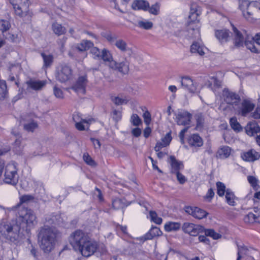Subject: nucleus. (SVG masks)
<instances>
[{"label":"nucleus","instance_id":"nucleus-34","mask_svg":"<svg viewBox=\"0 0 260 260\" xmlns=\"http://www.w3.org/2000/svg\"><path fill=\"white\" fill-rule=\"evenodd\" d=\"M180 223L178 222H170L165 225V230L167 232L176 231L180 229Z\"/></svg>","mask_w":260,"mask_h":260},{"label":"nucleus","instance_id":"nucleus-41","mask_svg":"<svg viewBox=\"0 0 260 260\" xmlns=\"http://www.w3.org/2000/svg\"><path fill=\"white\" fill-rule=\"evenodd\" d=\"M230 125L231 127L236 132H239L242 131V127L238 122L236 117H232L230 119Z\"/></svg>","mask_w":260,"mask_h":260},{"label":"nucleus","instance_id":"nucleus-32","mask_svg":"<svg viewBox=\"0 0 260 260\" xmlns=\"http://www.w3.org/2000/svg\"><path fill=\"white\" fill-rule=\"evenodd\" d=\"M194 117L196 120V129L197 131H201L204 125V116L202 113H198L195 115Z\"/></svg>","mask_w":260,"mask_h":260},{"label":"nucleus","instance_id":"nucleus-51","mask_svg":"<svg viewBox=\"0 0 260 260\" xmlns=\"http://www.w3.org/2000/svg\"><path fill=\"white\" fill-rule=\"evenodd\" d=\"M10 27V23L5 20H0V30H2V32L6 31Z\"/></svg>","mask_w":260,"mask_h":260},{"label":"nucleus","instance_id":"nucleus-64","mask_svg":"<svg viewBox=\"0 0 260 260\" xmlns=\"http://www.w3.org/2000/svg\"><path fill=\"white\" fill-rule=\"evenodd\" d=\"M174 174H176L177 180L179 182L180 184H184L186 182V178L184 175L180 173L179 172H178Z\"/></svg>","mask_w":260,"mask_h":260},{"label":"nucleus","instance_id":"nucleus-17","mask_svg":"<svg viewBox=\"0 0 260 260\" xmlns=\"http://www.w3.org/2000/svg\"><path fill=\"white\" fill-rule=\"evenodd\" d=\"M233 31L235 45L238 47L242 46L246 39L243 34L234 25H233Z\"/></svg>","mask_w":260,"mask_h":260},{"label":"nucleus","instance_id":"nucleus-16","mask_svg":"<svg viewBox=\"0 0 260 260\" xmlns=\"http://www.w3.org/2000/svg\"><path fill=\"white\" fill-rule=\"evenodd\" d=\"M191 116V114L187 111H180L176 115V122L178 125H188L190 124Z\"/></svg>","mask_w":260,"mask_h":260},{"label":"nucleus","instance_id":"nucleus-38","mask_svg":"<svg viewBox=\"0 0 260 260\" xmlns=\"http://www.w3.org/2000/svg\"><path fill=\"white\" fill-rule=\"evenodd\" d=\"M52 29L53 32L58 36L64 34L66 31V28L57 23H54L52 24Z\"/></svg>","mask_w":260,"mask_h":260},{"label":"nucleus","instance_id":"nucleus-43","mask_svg":"<svg viewBox=\"0 0 260 260\" xmlns=\"http://www.w3.org/2000/svg\"><path fill=\"white\" fill-rule=\"evenodd\" d=\"M205 233L206 236H209L215 240L220 239L221 237V235L220 234L216 232L212 229L205 230Z\"/></svg>","mask_w":260,"mask_h":260},{"label":"nucleus","instance_id":"nucleus-37","mask_svg":"<svg viewBox=\"0 0 260 260\" xmlns=\"http://www.w3.org/2000/svg\"><path fill=\"white\" fill-rule=\"evenodd\" d=\"M41 55L43 59L44 67L48 68L51 66L53 60V57L51 54H46L44 53H41Z\"/></svg>","mask_w":260,"mask_h":260},{"label":"nucleus","instance_id":"nucleus-30","mask_svg":"<svg viewBox=\"0 0 260 260\" xmlns=\"http://www.w3.org/2000/svg\"><path fill=\"white\" fill-rule=\"evenodd\" d=\"M246 133L249 136H253L259 131V127L255 123L250 122L245 127Z\"/></svg>","mask_w":260,"mask_h":260},{"label":"nucleus","instance_id":"nucleus-6","mask_svg":"<svg viewBox=\"0 0 260 260\" xmlns=\"http://www.w3.org/2000/svg\"><path fill=\"white\" fill-rule=\"evenodd\" d=\"M201 14V12L198 10L197 6L192 4L190 7V12L189 16V21L187 22L186 30L187 36L190 38L198 39L200 37V28L201 24L198 17Z\"/></svg>","mask_w":260,"mask_h":260},{"label":"nucleus","instance_id":"nucleus-4","mask_svg":"<svg viewBox=\"0 0 260 260\" xmlns=\"http://www.w3.org/2000/svg\"><path fill=\"white\" fill-rule=\"evenodd\" d=\"M20 229H25L26 231L33 229L38 223L35 212L31 209L19 207L16 218Z\"/></svg>","mask_w":260,"mask_h":260},{"label":"nucleus","instance_id":"nucleus-29","mask_svg":"<svg viewBox=\"0 0 260 260\" xmlns=\"http://www.w3.org/2000/svg\"><path fill=\"white\" fill-rule=\"evenodd\" d=\"M231 153V148L228 146L221 147L217 151V155L220 158H226L229 157Z\"/></svg>","mask_w":260,"mask_h":260},{"label":"nucleus","instance_id":"nucleus-52","mask_svg":"<svg viewBox=\"0 0 260 260\" xmlns=\"http://www.w3.org/2000/svg\"><path fill=\"white\" fill-rule=\"evenodd\" d=\"M94 121L92 118L82 119V131L88 130L89 125Z\"/></svg>","mask_w":260,"mask_h":260},{"label":"nucleus","instance_id":"nucleus-48","mask_svg":"<svg viewBox=\"0 0 260 260\" xmlns=\"http://www.w3.org/2000/svg\"><path fill=\"white\" fill-rule=\"evenodd\" d=\"M94 47L93 43L87 39H83L82 40V51L87 50H91V49Z\"/></svg>","mask_w":260,"mask_h":260},{"label":"nucleus","instance_id":"nucleus-25","mask_svg":"<svg viewBox=\"0 0 260 260\" xmlns=\"http://www.w3.org/2000/svg\"><path fill=\"white\" fill-rule=\"evenodd\" d=\"M206 48L201 45L199 43L194 42L190 47V51L193 53H197L200 55H203L205 54Z\"/></svg>","mask_w":260,"mask_h":260},{"label":"nucleus","instance_id":"nucleus-44","mask_svg":"<svg viewBox=\"0 0 260 260\" xmlns=\"http://www.w3.org/2000/svg\"><path fill=\"white\" fill-rule=\"evenodd\" d=\"M125 206L123 200L120 199H114L112 202V207L115 209H120Z\"/></svg>","mask_w":260,"mask_h":260},{"label":"nucleus","instance_id":"nucleus-19","mask_svg":"<svg viewBox=\"0 0 260 260\" xmlns=\"http://www.w3.org/2000/svg\"><path fill=\"white\" fill-rule=\"evenodd\" d=\"M169 162L171 166V172L172 173L174 174L179 172L180 170L183 168V164L181 161L177 160L174 156L172 155L170 156Z\"/></svg>","mask_w":260,"mask_h":260},{"label":"nucleus","instance_id":"nucleus-9","mask_svg":"<svg viewBox=\"0 0 260 260\" xmlns=\"http://www.w3.org/2000/svg\"><path fill=\"white\" fill-rule=\"evenodd\" d=\"M72 70L71 67L67 64L61 65L58 68L55 77L60 83H65L72 77Z\"/></svg>","mask_w":260,"mask_h":260},{"label":"nucleus","instance_id":"nucleus-46","mask_svg":"<svg viewBox=\"0 0 260 260\" xmlns=\"http://www.w3.org/2000/svg\"><path fill=\"white\" fill-rule=\"evenodd\" d=\"M71 88L76 93H79L81 90V77H79L76 81L75 83H74Z\"/></svg>","mask_w":260,"mask_h":260},{"label":"nucleus","instance_id":"nucleus-14","mask_svg":"<svg viewBox=\"0 0 260 260\" xmlns=\"http://www.w3.org/2000/svg\"><path fill=\"white\" fill-rule=\"evenodd\" d=\"M184 210L186 213L198 219H202L208 214L206 211L197 207L185 206Z\"/></svg>","mask_w":260,"mask_h":260},{"label":"nucleus","instance_id":"nucleus-22","mask_svg":"<svg viewBox=\"0 0 260 260\" xmlns=\"http://www.w3.org/2000/svg\"><path fill=\"white\" fill-rule=\"evenodd\" d=\"M216 38L221 43L227 42L230 39V31L227 29L216 30L215 32Z\"/></svg>","mask_w":260,"mask_h":260},{"label":"nucleus","instance_id":"nucleus-31","mask_svg":"<svg viewBox=\"0 0 260 260\" xmlns=\"http://www.w3.org/2000/svg\"><path fill=\"white\" fill-rule=\"evenodd\" d=\"M129 99L128 96L119 94L117 96H115L112 99V102L116 105H121L126 104L129 101Z\"/></svg>","mask_w":260,"mask_h":260},{"label":"nucleus","instance_id":"nucleus-63","mask_svg":"<svg viewBox=\"0 0 260 260\" xmlns=\"http://www.w3.org/2000/svg\"><path fill=\"white\" fill-rule=\"evenodd\" d=\"M214 196V192L212 188H210L206 195L204 197V199L208 202H210Z\"/></svg>","mask_w":260,"mask_h":260},{"label":"nucleus","instance_id":"nucleus-40","mask_svg":"<svg viewBox=\"0 0 260 260\" xmlns=\"http://www.w3.org/2000/svg\"><path fill=\"white\" fill-rule=\"evenodd\" d=\"M82 158L85 162L90 167H94L96 166V163L94 160L88 153H84L83 155L82 156Z\"/></svg>","mask_w":260,"mask_h":260},{"label":"nucleus","instance_id":"nucleus-57","mask_svg":"<svg viewBox=\"0 0 260 260\" xmlns=\"http://www.w3.org/2000/svg\"><path fill=\"white\" fill-rule=\"evenodd\" d=\"M53 93L57 98L63 99L64 97L62 91L56 86L53 88Z\"/></svg>","mask_w":260,"mask_h":260},{"label":"nucleus","instance_id":"nucleus-36","mask_svg":"<svg viewBox=\"0 0 260 260\" xmlns=\"http://www.w3.org/2000/svg\"><path fill=\"white\" fill-rule=\"evenodd\" d=\"M225 198L228 204L231 206H235L236 204L235 200L236 197L234 193L230 189L226 190Z\"/></svg>","mask_w":260,"mask_h":260},{"label":"nucleus","instance_id":"nucleus-47","mask_svg":"<svg viewBox=\"0 0 260 260\" xmlns=\"http://www.w3.org/2000/svg\"><path fill=\"white\" fill-rule=\"evenodd\" d=\"M37 127L38 124L34 121L28 122L24 125V128L28 132H32Z\"/></svg>","mask_w":260,"mask_h":260},{"label":"nucleus","instance_id":"nucleus-10","mask_svg":"<svg viewBox=\"0 0 260 260\" xmlns=\"http://www.w3.org/2000/svg\"><path fill=\"white\" fill-rule=\"evenodd\" d=\"M181 87L190 93H195L198 91V84L188 76L183 77L181 80Z\"/></svg>","mask_w":260,"mask_h":260},{"label":"nucleus","instance_id":"nucleus-3","mask_svg":"<svg viewBox=\"0 0 260 260\" xmlns=\"http://www.w3.org/2000/svg\"><path fill=\"white\" fill-rule=\"evenodd\" d=\"M20 226L16 219L3 220L0 223V233L7 240L15 242L19 240Z\"/></svg>","mask_w":260,"mask_h":260},{"label":"nucleus","instance_id":"nucleus-42","mask_svg":"<svg viewBox=\"0 0 260 260\" xmlns=\"http://www.w3.org/2000/svg\"><path fill=\"white\" fill-rule=\"evenodd\" d=\"M257 218L258 215L249 212L244 217V221L245 223H251L257 222Z\"/></svg>","mask_w":260,"mask_h":260},{"label":"nucleus","instance_id":"nucleus-7","mask_svg":"<svg viewBox=\"0 0 260 260\" xmlns=\"http://www.w3.org/2000/svg\"><path fill=\"white\" fill-rule=\"evenodd\" d=\"M4 181L6 183L15 185L18 181V175L16 166L8 164L5 169Z\"/></svg>","mask_w":260,"mask_h":260},{"label":"nucleus","instance_id":"nucleus-1","mask_svg":"<svg viewBox=\"0 0 260 260\" xmlns=\"http://www.w3.org/2000/svg\"><path fill=\"white\" fill-rule=\"evenodd\" d=\"M45 224L40 228L38 234V241L39 246L44 253H50L55 247L58 231L49 225L58 223L57 216H49L46 219Z\"/></svg>","mask_w":260,"mask_h":260},{"label":"nucleus","instance_id":"nucleus-49","mask_svg":"<svg viewBox=\"0 0 260 260\" xmlns=\"http://www.w3.org/2000/svg\"><path fill=\"white\" fill-rule=\"evenodd\" d=\"M149 214L151 221L158 224H160L161 223V218L158 217L155 211H150L149 212Z\"/></svg>","mask_w":260,"mask_h":260},{"label":"nucleus","instance_id":"nucleus-21","mask_svg":"<svg viewBox=\"0 0 260 260\" xmlns=\"http://www.w3.org/2000/svg\"><path fill=\"white\" fill-rule=\"evenodd\" d=\"M241 157L245 161H253L259 158L260 154L254 150L251 149L243 153Z\"/></svg>","mask_w":260,"mask_h":260},{"label":"nucleus","instance_id":"nucleus-24","mask_svg":"<svg viewBox=\"0 0 260 260\" xmlns=\"http://www.w3.org/2000/svg\"><path fill=\"white\" fill-rule=\"evenodd\" d=\"M135 25L140 28L149 30L153 27V23L148 20L141 19L137 20Z\"/></svg>","mask_w":260,"mask_h":260},{"label":"nucleus","instance_id":"nucleus-8","mask_svg":"<svg viewBox=\"0 0 260 260\" xmlns=\"http://www.w3.org/2000/svg\"><path fill=\"white\" fill-rule=\"evenodd\" d=\"M82 256L89 257L92 255L98 248L97 243L93 240L88 237L82 236Z\"/></svg>","mask_w":260,"mask_h":260},{"label":"nucleus","instance_id":"nucleus-54","mask_svg":"<svg viewBox=\"0 0 260 260\" xmlns=\"http://www.w3.org/2000/svg\"><path fill=\"white\" fill-rule=\"evenodd\" d=\"M213 84L214 86L219 87L221 85L220 82L215 77H212L210 78V80L208 81L207 86L209 88H212V84Z\"/></svg>","mask_w":260,"mask_h":260},{"label":"nucleus","instance_id":"nucleus-39","mask_svg":"<svg viewBox=\"0 0 260 260\" xmlns=\"http://www.w3.org/2000/svg\"><path fill=\"white\" fill-rule=\"evenodd\" d=\"M73 119L75 122V126L79 131H81V116L80 112H75L73 115Z\"/></svg>","mask_w":260,"mask_h":260},{"label":"nucleus","instance_id":"nucleus-35","mask_svg":"<svg viewBox=\"0 0 260 260\" xmlns=\"http://www.w3.org/2000/svg\"><path fill=\"white\" fill-rule=\"evenodd\" d=\"M249 249L244 245H238V257L237 260H240L244 255H248Z\"/></svg>","mask_w":260,"mask_h":260},{"label":"nucleus","instance_id":"nucleus-62","mask_svg":"<svg viewBox=\"0 0 260 260\" xmlns=\"http://www.w3.org/2000/svg\"><path fill=\"white\" fill-rule=\"evenodd\" d=\"M143 117L145 124L147 125H149L151 120L150 113L148 111H146L143 114Z\"/></svg>","mask_w":260,"mask_h":260},{"label":"nucleus","instance_id":"nucleus-60","mask_svg":"<svg viewBox=\"0 0 260 260\" xmlns=\"http://www.w3.org/2000/svg\"><path fill=\"white\" fill-rule=\"evenodd\" d=\"M1 86L2 87L0 88V100H4L7 96L8 91L5 90L4 84L2 83Z\"/></svg>","mask_w":260,"mask_h":260},{"label":"nucleus","instance_id":"nucleus-2","mask_svg":"<svg viewBox=\"0 0 260 260\" xmlns=\"http://www.w3.org/2000/svg\"><path fill=\"white\" fill-rule=\"evenodd\" d=\"M102 60L110 69L117 71L123 75L127 74L129 70V62L126 58L121 61H117L113 58L112 53L107 48L102 49L100 60Z\"/></svg>","mask_w":260,"mask_h":260},{"label":"nucleus","instance_id":"nucleus-28","mask_svg":"<svg viewBox=\"0 0 260 260\" xmlns=\"http://www.w3.org/2000/svg\"><path fill=\"white\" fill-rule=\"evenodd\" d=\"M254 40L252 36H247L245 39V45L247 48L250 50L252 52L258 53V50L254 44Z\"/></svg>","mask_w":260,"mask_h":260},{"label":"nucleus","instance_id":"nucleus-13","mask_svg":"<svg viewBox=\"0 0 260 260\" xmlns=\"http://www.w3.org/2000/svg\"><path fill=\"white\" fill-rule=\"evenodd\" d=\"M15 13L21 16L23 12H26L29 6L28 0H11Z\"/></svg>","mask_w":260,"mask_h":260},{"label":"nucleus","instance_id":"nucleus-27","mask_svg":"<svg viewBox=\"0 0 260 260\" xmlns=\"http://www.w3.org/2000/svg\"><path fill=\"white\" fill-rule=\"evenodd\" d=\"M28 86L34 90H40L46 84L45 81H36L30 80L27 82Z\"/></svg>","mask_w":260,"mask_h":260},{"label":"nucleus","instance_id":"nucleus-33","mask_svg":"<svg viewBox=\"0 0 260 260\" xmlns=\"http://www.w3.org/2000/svg\"><path fill=\"white\" fill-rule=\"evenodd\" d=\"M162 232L158 228L152 226L146 234V239H151L155 237L160 236Z\"/></svg>","mask_w":260,"mask_h":260},{"label":"nucleus","instance_id":"nucleus-59","mask_svg":"<svg viewBox=\"0 0 260 260\" xmlns=\"http://www.w3.org/2000/svg\"><path fill=\"white\" fill-rule=\"evenodd\" d=\"M34 199L33 196L29 194H25L20 198V204L27 203Z\"/></svg>","mask_w":260,"mask_h":260},{"label":"nucleus","instance_id":"nucleus-12","mask_svg":"<svg viewBox=\"0 0 260 260\" xmlns=\"http://www.w3.org/2000/svg\"><path fill=\"white\" fill-rule=\"evenodd\" d=\"M69 242L75 251L81 253V231L76 230L70 238Z\"/></svg>","mask_w":260,"mask_h":260},{"label":"nucleus","instance_id":"nucleus-53","mask_svg":"<svg viewBox=\"0 0 260 260\" xmlns=\"http://www.w3.org/2000/svg\"><path fill=\"white\" fill-rule=\"evenodd\" d=\"M147 10L150 13L156 15L159 13V5L158 3H156L150 8L149 7Z\"/></svg>","mask_w":260,"mask_h":260},{"label":"nucleus","instance_id":"nucleus-20","mask_svg":"<svg viewBox=\"0 0 260 260\" xmlns=\"http://www.w3.org/2000/svg\"><path fill=\"white\" fill-rule=\"evenodd\" d=\"M114 45L122 52L127 53L129 55L133 53L132 49L129 48L126 42L122 39L116 40Z\"/></svg>","mask_w":260,"mask_h":260},{"label":"nucleus","instance_id":"nucleus-15","mask_svg":"<svg viewBox=\"0 0 260 260\" xmlns=\"http://www.w3.org/2000/svg\"><path fill=\"white\" fill-rule=\"evenodd\" d=\"M182 230L192 236H197L202 230V227L192 223L185 222L182 225Z\"/></svg>","mask_w":260,"mask_h":260},{"label":"nucleus","instance_id":"nucleus-11","mask_svg":"<svg viewBox=\"0 0 260 260\" xmlns=\"http://www.w3.org/2000/svg\"><path fill=\"white\" fill-rule=\"evenodd\" d=\"M222 98L227 104L232 105L233 107L237 106L240 100L238 94L228 89H224L223 90Z\"/></svg>","mask_w":260,"mask_h":260},{"label":"nucleus","instance_id":"nucleus-23","mask_svg":"<svg viewBox=\"0 0 260 260\" xmlns=\"http://www.w3.org/2000/svg\"><path fill=\"white\" fill-rule=\"evenodd\" d=\"M149 3L144 0H135L132 5V8L134 10H142L147 11Z\"/></svg>","mask_w":260,"mask_h":260},{"label":"nucleus","instance_id":"nucleus-58","mask_svg":"<svg viewBox=\"0 0 260 260\" xmlns=\"http://www.w3.org/2000/svg\"><path fill=\"white\" fill-rule=\"evenodd\" d=\"M81 52V48L79 45H75L72 47V51L69 52V55L71 57H74V55L77 53H80Z\"/></svg>","mask_w":260,"mask_h":260},{"label":"nucleus","instance_id":"nucleus-5","mask_svg":"<svg viewBox=\"0 0 260 260\" xmlns=\"http://www.w3.org/2000/svg\"><path fill=\"white\" fill-rule=\"evenodd\" d=\"M239 8L243 17L248 21L260 20V3L247 0L240 1Z\"/></svg>","mask_w":260,"mask_h":260},{"label":"nucleus","instance_id":"nucleus-61","mask_svg":"<svg viewBox=\"0 0 260 260\" xmlns=\"http://www.w3.org/2000/svg\"><path fill=\"white\" fill-rule=\"evenodd\" d=\"M172 140L171 134L170 133H167L166 136L161 139V142L165 143V145L168 146Z\"/></svg>","mask_w":260,"mask_h":260},{"label":"nucleus","instance_id":"nucleus-18","mask_svg":"<svg viewBox=\"0 0 260 260\" xmlns=\"http://www.w3.org/2000/svg\"><path fill=\"white\" fill-rule=\"evenodd\" d=\"M254 108V104L251 101L244 100L241 103V106L239 110V113L242 116H245L250 112Z\"/></svg>","mask_w":260,"mask_h":260},{"label":"nucleus","instance_id":"nucleus-55","mask_svg":"<svg viewBox=\"0 0 260 260\" xmlns=\"http://www.w3.org/2000/svg\"><path fill=\"white\" fill-rule=\"evenodd\" d=\"M94 198L95 199H98L100 202L104 201V198L103 196V194L102 193L101 190L98 188H95V190L93 193Z\"/></svg>","mask_w":260,"mask_h":260},{"label":"nucleus","instance_id":"nucleus-50","mask_svg":"<svg viewBox=\"0 0 260 260\" xmlns=\"http://www.w3.org/2000/svg\"><path fill=\"white\" fill-rule=\"evenodd\" d=\"M216 186L217 188V194L222 197L224 195L225 190V186L223 183L220 182H217L216 183Z\"/></svg>","mask_w":260,"mask_h":260},{"label":"nucleus","instance_id":"nucleus-26","mask_svg":"<svg viewBox=\"0 0 260 260\" xmlns=\"http://www.w3.org/2000/svg\"><path fill=\"white\" fill-rule=\"evenodd\" d=\"M188 143L192 146L201 147L203 143L202 138L198 135L193 134L188 139Z\"/></svg>","mask_w":260,"mask_h":260},{"label":"nucleus","instance_id":"nucleus-56","mask_svg":"<svg viewBox=\"0 0 260 260\" xmlns=\"http://www.w3.org/2000/svg\"><path fill=\"white\" fill-rule=\"evenodd\" d=\"M131 122L134 125L138 126L141 123V120L137 114H134L131 116Z\"/></svg>","mask_w":260,"mask_h":260},{"label":"nucleus","instance_id":"nucleus-45","mask_svg":"<svg viewBox=\"0 0 260 260\" xmlns=\"http://www.w3.org/2000/svg\"><path fill=\"white\" fill-rule=\"evenodd\" d=\"M102 50H101L100 49L97 48L96 47H93L91 50H90L89 52L92 55V57L95 59L100 60V57L101 56Z\"/></svg>","mask_w":260,"mask_h":260}]
</instances>
